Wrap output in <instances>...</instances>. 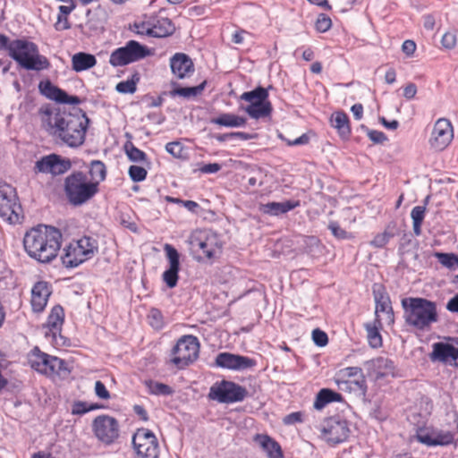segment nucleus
Returning a JSON list of instances; mask_svg holds the SVG:
<instances>
[{
  "instance_id": "nucleus-3",
  "label": "nucleus",
  "mask_w": 458,
  "mask_h": 458,
  "mask_svg": "<svg viewBox=\"0 0 458 458\" xmlns=\"http://www.w3.org/2000/svg\"><path fill=\"white\" fill-rule=\"evenodd\" d=\"M0 50H7L9 55L26 70L42 71L50 67V62L39 54L38 46L27 39L10 41L7 36L0 34Z\"/></svg>"
},
{
  "instance_id": "nucleus-2",
  "label": "nucleus",
  "mask_w": 458,
  "mask_h": 458,
  "mask_svg": "<svg viewBox=\"0 0 458 458\" xmlns=\"http://www.w3.org/2000/svg\"><path fill=\"white\" fill-rule=\"evenodd\" d=\"M62 238L59 229L51 225H38L25 233L24 250L37 261L49 263L56 258L61 248Z\"/></svg>"
},
{
  "instance_id": "nucleus-7",
  "label": "nucleus",
  "mask_w": 458,
  "mask_h": 458,
  "mask_svg": "<svg viewBox=\"0 0 458 458\" xmlns=\"http://www.w3.org/2000/svg\"><path fill=\"white\" fill-rule=\"evenodd\" d=\"M98 251V241L90 236H83L70 242L62 255L63 265L67 268L77 267L90 259Z\"/></svg>"
},
{
  "instance_id": "nucleus-41",
  "label": "nucleus",
  "mask_w": 458,
  "mask_h": 458,
  "mask_svg": "<svg viewBox=\"0 0 458 458\" xmlns=\"http://www.w3.org/2000/svg\"><path fill=\"white\" fill-rule=\"evenodd\" d=\"M426 213L425 206H416L411 209V217L412 219L413 233L416 236L421 234V225Z\"/></svg>"
},
{
  "instance_id": "nucleus-42",
  "label": "nucleus",
  "mask_w": 458,
  "mask_h": 458,
  "mask_svg": "<svg viewBox=\"0 0 458 458\" xmlns=\"http://www.w3.org/2000/svg\"><path fill=\"white\" fill-rule=\"evenodd\" d=\"M146 386L148 387V393L155 395H171L174 393V390L168 385L160 382H155L152 380H148L146 382Z\"/></svg>"
},
{
  "instance_id": "nucleus-10",
  "label": "nucleus",
  "mask_w": 458,
  "mask_h": 458,
  "mask_svg": "<svg viewBox=\"0 0 458 458\" xmlns=\"http://www.w3.org/2000/svg\"><path fill=\"white\" fill-rule=\"evenodd\" d=\"M248 395V390L233 381L222 380L215 383L209 389L208 398L220 403L242 402Z\"/></svg>"
},
{
  "instance_id": "nucleus-22",
  "label": "nucleus",
  "mask_w": 458,
  "mask_h": 458,
  "mask_svg": "<svg viewBox=\"0 0 458 458\" xmlns=\"http://www.w3.org/2000/svg\"><path fill=\"white\" fill-rule=\"evenodd\" d=\"M458 344V339L456 340ZM432 361H439L442 363H457L458 361V347L449 343L437 342L432 345V352L429 354Z\"/></svg>"
},
{
  "instance_id": "nucleus-44",
  "label": "nucleus",
  "mask_w": 458,
  "mask_h": 458,
  "mask_svg": "<svg viewBox=\"0 0 458 458\" xmlns=\"http://www.w3.org/2000/svg\"><path fill=\"white\" fill-rule=\"evenodd\" d=\"M164 250L169 263L168 268L180 270V254L177 250L168 243L164 246Z\"/></svg>"
},
{
  "instance_id": "nucleus-14",
  "label": "nucleus",
  "mask_w": 458,
  "mask_h": 458,
  "mask_svg": "<svg viewBox=\"0 0 458 458\" xmlns=\"http://www.w3.org/2000/svg\"><path fill=\"white\" fill-rule=\"evenodd\" d=\"M137 458H158L159 445L154 433L148 428H139L132 437Z\"/></svg>"
},
{
  "instance_id": "nucleus-16",
  "label": "nucleus",
  "mask_w": 458,
  "mask_h": 458,
  "mask_svg": "<svg viewBox=\"0 0 458 458\" xmlns=\"http://www.w3.org/2000/svg\"><path fill=\"white\" fill-rule=\"evenodd\" d=\"M415 438L418 442L427 446H445L454 443V433L434 428H419L417 429Z\"/></svg>"
},
{
  "instance_id": "nucleus-52",
  "label": "nucleus",
  "mask_w": 458,
  "mask_h": 458,
  "mask_svg": "<svg viewBox=\"0 0 458 458\" xmlns=\"http://www.w3.org/2000/svg\"><path fill=\"white\" fill-rule=\"evenodd\" d=\"M312 339L315 344L319 347L327 345L328 342L327 335L319 328H316L312 331Z\"/></svg>"
},
{
  "instance_id": "nucleus-57",
  "label": "nucleus",
  "mask_w": 458,
  "mask_h": 458,
  "mask_svg": "<svg viewBox=\"0 0 458 458\" xmlns=\"http://www.w3.org/2000/svg\"><path fill=\"white\" fill-rule=\"evenodd\" d=\"M392 237V234L386 232L377 234L371 241V245L377 248H383Z\"/></svg>"
},
{
  "instance_id": "nucleus-25",
  "label": "nucleus",
  "mask_w": 458,
  "mask_h": 458,
  "mask_svg": "<svg viewBox=\"0 0 458 458\" xmlns=\"http://www.w3.org/2000/svg\"><path fill=\"white\" fill-rule=\"evenodd\" d=\"M52 293L51 286L44 281L37 282L31 289V308L36 313L42 312Z\"/></svg>"
},
{
  "instance_id": "nucleus-38",
  "label": "nucleus",
  "mask_w": 458,
  "mask_h": 458,
  "mask_svg": "<svg viewBox=\"0 0 458 458\" xmlns=\"http://www.w3.org/2000/svg\"><path fill=\"white\" fill-rule=\"evenodd\" d=\"M89 181L97 182V187L98 188L99 183L106 177V167L105 164L100 160L91 161L89 164Z\"/></svg>"
},
{
  "instance_id": "nucleus-1",
  "label": "nucleus",
  "mask_w": 458,
  "mask_h": 458,
  "mask_svg": "<svg viewBox=\"0 0 458 458\" xmlns=\"http://www.w3.org/2000/svg\"><path fill=\"white\" fill-rule=\"evenodd\" d=\"M42 127L53 137L71 148L81 146L89 119L81 109L67 112L52 104L38 109Z\"/></svg>"
},
{
  "instance_id": "nucleus-17",
  "label": "nucleus",
  "mask_w": 458,
  "mask_h": 458,
  "mask_svg": "<svg viewBox=\"0 0 458 458\" xmlns=\"http://www.w3.org/2000/svg\"><path fill=\"white\" fill-rule=\"evenodd\" d=\"M454 137L453 126L448 119L439 118L434 124L429 144L437 151L444 150Z\"/></svg>"
},
{
  "instance_id": "nucleus-49",
  "label": "nucleus",
  "mask_w": 458,
  "mask_h": 458,
  "mask_svg": "<svg viewBox=\"0 0 458 458\" xmlns=\"http://www.w3.org/2000/svg\"><path fill=\"white\" fill-rule=\"evenodd\" d=\"M332 26V21L330 17L325 13H319L318 15L315 28L318 32H326L330 30Z\"/></svg>"
},
{
  "instance_id": "nucleus-60",
  "label": "nucleus",
  "mask_w": 458,
  "mask_h": 458,
  "mask_svg": "<svg viewBox=\"0 0 458 458\" xmlns=\"http://www.w3.org/2000/svg\"><path fill=\"white\" fill-rule=\"evenodd\" d=\"M303 414L301 411L292 412L284 417L283 422L284 425H293L295 423L302 422Z\"/></svg>"
},
{
  "instance_id": "nucleus-9",
  "label": "nucleus",
  "mask_w": 458,
  "mask_h": 458,
  "mask_svg": "<svg viewBox=\"0 0 458 458\" xmlns=\"http://www.w3.org/2000/svg\"><path fill=\"white\" fill-rule=\"evenodd\" d=\"M199 347L198 337L192 335L182 336L172 349L171 362L178 369H184L198 359Z\"/></svg>"
},
{
  "instance_id": "nucleus-47",
  "label": "nucleus",
  "mask_w": 458,
  "mask_h": 458,
  "mask_svg": "<svg viewBox=\"0 0 458 458\" xmlns=\"http://www.w3.org/2000/svg\"><path fill=\"white\" fill-rule=\"evenodd\" d=\"M435 257L438 262L447 268H453L455 266L457 255L454 253L436 252Z\"/></svg>"
},
{
  "instance_id": "nucleus-31",
  "label": "nucleus",
  "mask_w": 458,
  "mask_h": 458,
  "mask_svg": "<svg viewBox=\"0 0 458 458\" xmlns=\"http://www.w3.org/2000/svg\"><path fill=\"white\" fill-rule=\"evenodd\" d=\"M210 123L224 127L239 128L246 125L247 119L232 113H223L211 118Z\"/></svg>"
},
{
  "instance_id": "nucleus-30",
  "label": "nucleus",
  "mask_w": 458,
  "mask_h": 458,
  "mask_svg": "<svg viewBox=\"0 0 458 458\" xmlns=\"http://www.w3.org/2000/svg\"><path fill=\"white\" fill-rule=\"evenodd\" d=\"M331 124L336 129L340 137L344 140L349 139L351 135L350 120L343 111L335 112L331 116Z\"/></svg>"
},
{
  "instance_id": "nucleus-54",
  "label": "nucleus",
  "mask_w": 458,
  "mask_h": 458,
  "mask_svg": "<svg viewBox=\"0 0 458 458\" xmlns=\"http://www.w3.org/2000/svg\"><path fill=\"white\" fill-rule=\"evenodd\" d=\"M340 375L343 377H354L356 376H360V379H362L363 375L362 369L360 367H347L340 370Z\"/></svg>"
},
{
  "instance_id": "nucleus-48",
  "label": "nucleus",
  "mask_w": 458,
  "mask_h": 458,
  "mask_svg": "<svg viewBox=\"0 0 458 458\" xmlns=\"http://www.w3.org/2000/svg\"><path fill=\"white\" fill-rule=\"evenodd\" d=\"M179 269L167 268L163 273V280L169 288H174L177 285L179 279Z\"/></svg>"
},
{
  "instance_id": "nucleus-5",
  "label": "nucleus",
  "mask_w": 458,
  "mask_h": 458,
  "mask_svg": "<svg viewBox=\"0 0 458 458\" xmlns=\"http://www.w3.org/2000/svg\"><path fill=\"white\" fill-rule=\"evenodd\" d=\"M189 250L197 261L211 260L222 251L223 243L210 230H195L189 236Z\"/></svg>"
},
{
  "instance_id": "nucleus-37",
  "label": "nucleus",
  "mask_w": 458,
  "mask_h": 458,
  "mask_svg": "<svg viewBox=\"0 0 458 458\" xmlns=\"http://www.w3.org/2000/svg\"><path fill=\"white\" fill-rule=\"evenodd\" d=\"M207 82L203 81L198 86L195 87H176L169 91V96L174 98L176 96L182 97L183 98H192L200 95L205 89Z\"/></svg>"
},
{
  "instance_id": "nucleus-50",
  "label": "nucleus",
  "mask_w": 458,
  "mask_h": 458,
  "mask_svg": "<svg viewBox=\"0 0 458 458\" xmlns=\"http://www.w3.org/2000/svg\"><path fill=\"white\" fill-rule=\"evenodd\" d=\"M115 89L119 93L132 94L137 89L136 81H134L133 80H127V81H121L116 85Z\"/></svg>"
},
{
  "instance_id": "nucleus-29",
  "label": "nucleus",
  "mask_w": 458,
  "mask_h": 458,
  "mask_svg": "<svg viewBox=\"0 0 458 458\" xmlns=\"http://www.w3.org/2000/svg\"><path fill=\"white\" fill-rule=\"evenodd\" d=\"M338 387L342 391L353 393L356 396L361 398L366 396L368 391L365 377H362V379H346L338 381Z\"/></svg>"
},
{
  "instance_id": "nucleus-18",
  "label": "nucleus",
  "mask_w": 458,
  "mask_h": 458,
  "mask_svg": "<svg viewBox=\"0 0 458 458\" xmlns=\"http://www.w3.org/2000/svg\"><path fill=\"white\" fill-rule=\"evenodd\" d=\"M72 167L69 158L62 157L56 154L43 157L35 164V171L45 174L60 175L66 173Z\"/></svg>"
},
{
  "instance_id": "nucleus-45",
  "label": "nucleus",
  "mask_w": 458,
  "mask_h": 458,
  "mask_svg": "<svg viewBox=\"0 0 458 458\" xmlns=\"http://www.w3.org/2000/svg\"><path fill=\"white\" fill-rule=\"evenodd\" d=\"M148 320L149 325L157 330H160L164 327V317L162 312L156 308H152L148 315Z\"/></svg>"
},
{
  "instance_id": "nucleus-59",
  "label": "nucleus",
  "mask_w": 458,
  "mask_h": 458,
  "mask_svg": "<svg viewBox=\"0 0 458 458\" xmlns=\"http://www.w3.org/2000/svg\"><path fill=\"white\" fill-rule=\"evenodd\" d=\"M95 394L96 395L103 400H108L110 398V393L106 389L105 384L99 380L95 383Z\"/></svg>"
},
{
  "instance_id": "nucleus-12",
  "label": "nucleus",
  "mask_w": 458,
  "mask_h": 458,
  "mask_svg": "<svg viewBox=\"0 0 458 458\" xmlns=\"http://www.w3.org/2000/svg\"><path fill=\"white\" fill-rule=\"evenodd\" d=\"M21 206L18 201L16 190L0 181V217L10 223H17Z\"/></svg>"
},
{
  "instance_id": "nucleus-58",
  "label": "nucleus",
  "mask_w": 458,
  "mask_h": 458,
  "mask_svg": "<svg viewBox=\"0 0 458 458\" xmlns=\"http://www.w3.org/2000/svg\"><path fill=\"white\" fill-rule=\"evenodd\" d=\"M135 32L139 35H147L150 37L151 20L134 23Z\"/></svg>"
},
{
  "instance_id": "nucleus-51",
  "label": "nucleus",
  "mask_w": 458,
  "mask_h": 458,
  "mask_svg": "<svg viewBox=\"0 0 458 458\" xmlns=\"http://www.w3.org/2000/svg\"><path fill=\"white\" fill-rule=\"evenodd\" d=\"M457 43L456 34L453 31L445 32L441 38L442 46L446 49H453Z\"/></svg>"
},
{
  "instance_id": "nucleus-32",
  "label": "nucleus",
  "mask_w": 458,
  "mask_h": 458,
  "mask_svg": "<svg viewBox=\"0 0 458 458\" xmlns=\"http://www.w3.org/2000/svg\"><path fill=\"white\" fill-rule=\"evenodd\" d=\"M64 312L61 306L56 305L52 309L47 318V326L49 329V333L54 337H55L57 334L61 333L62 325L64 323Z\"/></svg>"
},
{
  "instance_id": "nucleus-21",
  "label": "nucleus",
  "mask_w": 458,
  "mask_h": 458,
  "mask_svg": "<svg viewBox=\"0 0 458 458\" xmlns=\"http://www.w3.org/2000/svg\"><path fill=\"white\" fill-rule=\"evenodd\" d=\"M350 429L345 420L330 418L323 428V434L327 442L336 445L345 441L349 437Z\"/></svg>"
},
{
  "instance_id": "nucleus-56",
  "label": "nucleus",
  "mask_w": 458,
  "mask_h": 458,
  "mask_svg": "<svg viewBox=\"0 0 458 458\" xmlns=\"http://www.w3.org/2000/svg\"><path fill=\"white\" fill-rule=\"evenodd\" d=\"M165 150L174 157H180L182 154L183 147L178 141H172L165 145Z\"/></svg>"
},
{
  "instance_id": "nucleus-43",
  "label": "nucleus",
  "mask_w": 458,
  "mask_h": 458,
  "mask_svg": "<svg viewBox=\"0 0 458 458\" xmlns=\"http://www.w3.org/2000/svg\"><path fill=\"white\" fill-rule=\"evenodd\" d=\"M214 138L219 142H225L229 140L238 139L241 140H249L257 138V134L247 133L243 131H233L223 134H216Z\"/></svg>"
},
{
  "instance_id": "nucleus-35",
  "label": "nucleus",
  "mask_w": 458,
  "mask_h": 458,
  "mask_svg": "<svg viewBox=\"0 0 458 458\" xmlns=\"http://www.w3.org/2000/svg\"><path fill=\"white\" fill-rule=\"evenodd\" d=\"M97 64L96 57L91 54L83 52L73 55L72 66L75 72H82L94 67Z\"/></svg>"
},
{
  "instance_id": "nucleus-63",
  "label": "nucleus",
  "mask_w": 458,
  "mask_h": 458,
  "mask_svg": "<svg viewBox=\"0 0 458 458\" xmlns=\"http://www.w3.org/2000/svg\"><path fill=\"white\" fill-rule=\"evenodd\" d=\"M221 169V165L217 163L206 164L200 167V172L204 174H216Z\"/></svg>"
},
{
  "instance_id": "nucleus-27",
  "label": "nucleus",
  "mask_w": 458,
  "mask_h": 458,
  "mask_svg": "<svg viewBox=\"0 0 458 458\" xmlns=\"http://www.w3.org/2000/svg\"><path fill=\"white\" fill-rule=\"evenodd\" d=\"M300 205L299 201L286 200L284 202H267L260 204L259 210L263 214L269 216H279L285 214Z\"/></svg>"
},
{
  "instance_id": "nucleus-15",
  "label": "nucleus",
  "mask_w": 458,
  "mask_h": 458,
  "mask_svg": "<svg viewBox=\"0 0 458 458\" xmlns=\"http://www.w3.org/2000/svg\"><path fill=\"white\" fill-rule=\"evenodd\" d=\"M367 377L374 382L380 383L389 377L395 376L394 362L383 356H378L364 362Z\"/></svg>"
},
{
  "instance_id": "nucleus-28",
  "label": "nucleus",
  "mask_w": 458,
  "mask_h": 458,
  "mask_svg": "<svg viewBox=\"0 0 458 458\" xmlns=\"http://www.w3.org/2000/svg\"><path fill=\"white\" fill-rule=\"evenodd\" d=\"M175 30L174 24L168 18L157 17L151 20L150 37L165 38Z\"/></svg>"
},
{
  "instance_id": "nucleus-20",
  "label": "nucleus",
  "mask_w": 458,
  "mask_h": 458,
  "mask_svg": "<svg viewBox=\"0 0 458 458\" xmlns=\"http://www.w3.org/2000/svg\"><path fill=\"white\" fill-rule=\"evenodd\" d=\"M39 92L47 98L60 104L79 105L81 99L77 96H70L64 89L54 85L49 80L41 81L38 84Z\"/></svg>"
},
{
  "instance_id": "nucleus-40",
  "label": "nucleus",
  "mask_w": 458,
  "mask_h": 458,
  "mask_svg": "<svg viewBox=\"0 0 458 458\" xmlns=\"http://www.w3.org/2000/svg\"><path fill=\"white\" fill-rule=\"evenodd\" d=\"M267 89L261 86L257 87L253 90L246 91L241 96V99L245 100L250 104L267 100Z\"/></svg>"
},
{
  "instance_id": "nucleus-64",
  "label": "nucleus",
  "mask_w": 458,
  "mask_h": 458,
  "mask_svg": "<svg viewBox=\"0 0 458 458\" xmlns=\"http://www.w3.org/2000/svg\"><path fill=\"white\" fill-rule=\"evenodd\" d=\"M417 93V87L414 83H409L403 88V97L406 99H412Z\"/></svg>"
},
{
  "instance_id": "nucleus-46",
  "label": "nucleus",
  "mask_w": 458,
  "mask_h": 458,
  "mask_svg": "<svg viewBox=\"0 0 458 458\" xmlns=\"http://www.w3.org/2000/svg\"><path fill=\"white\" fill-rule=\"evenodd\" d=\"M129 176L134 182H140L146 179L148 172L147 170L139 165H131L128 171Z\"/></svg>"
},
{
  "instance_id": "nucleus-8",
  "label": "nucleus",
  "mask_w": 458,
  "mask_h": 458,
  "mask_svg": "<svg viewBox=\"0 0 458 458\" xmlns=\"http://www.w3.org/2000/svg\"><path fill=\"white\" fill-rule=\"evenodd\" d=\"M151 50L136 40H129L123 47L114 49L109 57L113 67L125 66L151 55Z\"/></svg>"
},
{
  "instance_id": "nucleus-61",
  "label": "nucleus",
  "mask_w": 458,
  "mask_h": 458,
  "mask_svg": "<svg viewBox=\"0 0 458 458\" xmlns=\"http://www.w3.org/2000/svg\"><path fill=\"white\" fill-rule=\"evenodd\" d=\"M89 403L82 401H76L72 407V413L73 415H82L89 412Z\"/></svg>"
},
{
  "instance_id": "nucleus-19",
  "label": "nucleus",
  "mask_w": 458,
  "mask_h": 458,
  "mask_svg": "<svg viewBox=\"0 0 458 458\" xmlns=\"http://www.w3.org/2000/svg\"><path fill=\"white\" fill-rule=\"evenodd\" d=\"M216 365L232 370H245L257 365V361L247 356L231 352H220L216 357Z\"/></svg>"
},
{
  "instance_id": "nucleus-4",
  "label": "nucleus",
  "mask_w": 458,
  "mask_h": 458,
  "mask_svg": "<svg viewBox=\"0 0 458 458\" xmlns=\"http://www.w3.org/2000/svg\"><path fill=\"white\" fill-rule=\"evenodd\" d=\"M405 323L415 329L425 331L437 322V303L421 297H407L402 300Z\"/></svg>"
},
{
  "instance_id": "nucleus-24",
  "label": "nucleus",
  "mask_w": 458,
  "mask_h": 458,
  "mask_svg": "<svg viewBox=\"0 0 458 458\" xmlns=\"http://www.w3.org/2000/svg\"><path fill=\"white\" fill-rule=\"evenodd\" d=\"M373 295L376 302V318H379L378 313L382 312L386 314V320L389 324L394 323V310L389 295L386 292L385 287L382 284H375L373 285Z\"/></svg>"
},
{
  "instance_id": "nucleus-55",
  "label": "nucleus",
  "mask_w": 458,
  "mask_h": 458,
  "mask_svg": "<svg viewBox=\"0 0 458 458\" xmlns=\"http://www.w3.org/2000/svg\"><path fill=\"white\" fill-rule=\"evenodd\" d=\"M367 135L371 141L377 144H382L387 140L386 134L380 131L370 130L366 128Z\"/></svg>"
},
{
  "instance_id": "nucleus-62",
  "label": "nucleus",
  "mask_w": 458,
  "mask_h": 458,
  "mask_svg": "<svg viewBox=\"0 0 458 458\" xmlns=\"http://www.w3.org/2000/svg\"><path fill=\"white\" fill-rule=\"evenodd\" d=\"M71 24L67 17H64L63 14L57 15V21L55 24L56 30H64L70 29Z\"/></svg>"
},
{
  "instance_id": "nucleus-36",
  "label": "nucleus",
  "mask_w": 458,
  "mask_h": 458,
  "mask_svg": "<svg viewBox=\"0 0 458 458\" xmlns=\"http://www.w3.org/2000/svg\"><path fill=\"white\" fill-rule=\"evenodd\" d=\"M342 399V395L339 393L335 392L329 388H323L318 393L316 396L314 408L317 410H321L327 404L333 402H341Z\"/></svg>"
},
{
  "instance_id": "nucleus-23",
  "label": "nucleus",
  "mask_w": 458,
  "mask_h": 458,
  "mask_svg": "<svg viewBox=\"0 0 458 458\" xmlns=\"http://www.w3.org/2000/svg\"><path fill=\"white\" fill-rule=\"evenodd\" d=\"M172 73L180 80L191 77L195 69L191 57L184 53H176L170 58Z\"/></svg>"
},
{
  "instance_id": "nucleus-26",
  "label": "nucleus",
  "mask_w": 458,
  "mask_h": 458,
  "mask_svg": "<svg viewBox=\"0 0 458 458\" xmlns=\"http://www.w3.org/2000/svg\"><path fill=\"white\" fill-rule=\"evenodd\" d=\"M255 442L259 445L268 458H284L278 442L267 435H256Z\"/></svg>"
},
{
  "instance_id": "nucleus-11",
  "label": "nucleus",
  "mask_w": 458,
  "mask_h": 458,
  "mask_svg": "<svg viewBox=\"0 0 458 458\" xmlns=\"http://www.w3.org/2000/svg\"><path fill=\"white\" fill-rule=\"evenodd\" d=\"M28 362L31 369L47 376L59 374L65 369L64 360L41 352L38 346L28 354Z\"/></svg>"
},
{
  "instance_id": "nucleus-13",
  "label": "nucleus",
  "mask_w": 458,
  "mask_h": 458,
  "mask_svg": "<svg viewBox=\"0 0 458 458\" xmlns=\"http://www.w3.org/2000/svg\"><path fill=\"white\" fill-rule=\"evenodd\" d=\"M91 427L95 437L105 445L114 444L120 437L119 422L112 416L106 414L97 416Z\"/></svg>"
},
{
  "instance_id": "nucleus-53",
  "label": "nucleus",
  "mask_w": 458,
  "mask_h": 458,
  "mask_svg": "<svg viewBox=\"0 0 458 458\" xmlns=\"http://www.w3.org/2000/svg\"><path fill=\"white\" fill-rule=\"evenodd\" d=\"M328 229L331 231L332 234L337 239H346L348 238V233L343 229L337 222L332 221L328 225Z\"/></svg>"
},
{
  "instance_id": "nucleus-34",
  "label": "nucleus",
  "mask_w": 458,
  "mask_h": 458,
  "mask_svg": "<svg viewBox=\"0 0 458 458\" xmlns=\"http://www.w3.org/2000/svg\"><path fill=\"white\" fill-rule=\"evenodd\" d=\"M381 327L382 323L378 317H377L372 323L365 324L369 344L372 348H379L382 346V336L379 332Z\"/></svg>"
},
{
  "instance_id": "nucleus-39",
  "label": "nucleus",
  "mask_w": 458,
  "mask_h": 458,
  "mask_svg": "<svg viewBox=\"0 0 458 458\" xmlns=\"http://www.w3.org/2000/svg\"><path fill=\"white\" fill-rule=\"evenodd\" d=\"M123 149L129 160L131 162H141L145 163L148 160L147 154L134 146V144L128 140L123 145Z\"/></svg>"
},
{
  "instance_id": "nucleus-33",
  "label": "nucleus",
  "mask_w": 458,
  "mask_h": 458,
  "mask_svg": "<svg viewBox=\"0 0 458 458\" xmlns=\"http://www.w3.org/2000/svg\"><path fill=\"white\" fill-rule=\"evenodd\" d=\"M245 112L253 119L265 118L271 114L272 105L268 100L249 104Z\"/></svg>"
},
{
  "instance_id": "nucleus-6",
  "label": "nucleus",
  "mask_w": 458,
  "mask_h": 458,
  "mask_svg": "<svg viewBox=\"0 0 458 458\" xmlns=\"http://www.w3.org/2000/svg\"><path fill=\"white\" fill-rule=\"evenodd\" d=\"M98 192L97 182H92L81 171H74L64 180V193L70 204L78 207L90 200Z\"/></svg>"
}]
</instances>
